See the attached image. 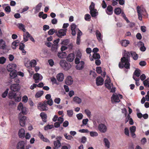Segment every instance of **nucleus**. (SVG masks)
<instances>
[{
    "instance_id": "obj_1",
    "label": "nucleus",
    "mask_w": 149,
    "mask_h": 149,
    "mask_svg": "<svg viewBox=\"0 0 149 149\" xmlns=\"http://www.w3.org/2000/svg\"><path fill=\"white\" fill-rule=\"evenodd\" d=\"M11 91H10L8 94L9 98L13 99L16 102H19L21 100V96L20 93H15L14 92L18 91L20 89V86L18 84H14L11 85L10 86Z\"/></svg>"
},
{
    "instance_id": "obj_2",
    "label": "nucleus",
    "mask_w": 149,
    "mask_h": 149,
    "mask_svg": "<svg viewBox=\"0 0 149 149\" xmlns=\"http://www.w3.org/2000/svg\"><path fill=\"white\" fill-rule=\"evenodd\" d=\"M123 56L121 59V62L119 64V67L122 68L125 67L126 69H129L130 66V52L125 50L123 52Z\"/></svg>"
},
{
    "instance_id": "obj_3",
    "label": "nucleus",
    "mask_w": 149,
    "mask_h": 149,
    "mask_svg": "<svg viewBox=\"0 0 149 149\" xmlns=\"http://www.w3.org/2000/svg\"><path fill=\"white\" fill-rule=\"evenodd\" d=\"M104 84L106 87L109 90H111L110 92L114 93L116 91V88L113 86V84L111 82L109 77L107 76L106 79L105 80Z\"/></svg>"
},
{
    "instance_id": "obj_4",
    "label": "nucleus",
    "mask_w": 149,
    "mask_h": 149,
    "mask_svg": "<svg viewBox=\"0 0 149 149\" xmlns=\"http://www.w3.org/2000/svg\"><path fill=\"white\" fill-rule=\"evenodd\" d=\"M70 27L72 35L75 36L76 35V32H78L77 36H79V37H81L82 33L78 28H77L76 24H75L72 23Z\"/></svg>"
},
{
    "instance_id": "obj_5",
    "label": "nucleus",
    "mask_w": 149,
    "mask_h": 149,
    "mask_svg": "<svg viewBox=\"0 0 149 149\" xmlns=\"http://www.w3.org/2000/svg\"><path fill=\"white\" fill-rule=\"evenodd\" d=\"M59 64L62 68L66 70L69 69L71 67L70 64L63 59H61L60 60Z\"/></svg>"
},
{
    "instance_id": "obj_6",
    "label": "nucleus",
    "mask_w": 149,
    "mask_h": 149,
    "mask_svg": "<svg viewBox=\"0 0 149 149\" xmlns=\"http://www.w3.org/2000/svg\"><path fill=\"white\" fill-rule=\"evenodd\" d=\"M17 109L19 111H21L19 114V117H20L22 114L24 115L26 114V108L23 106L22 103L20 102L19 104L17 107Z\"/></svg>"
},
{
    "instance_id": "obj_7",
    "label": "nucleus",
    "mask_w": 149,
    "mask_h": 149,
    "mask_svg": "<svg viewBox=\"0 0 149 149\" xmlns=\"http://www.w3.org/2000/svg\"><path fill=\"white\" fill-rule=\"evenodd\" d=\"M67 29H61L60 30H56L55 33L58 37L61 38L66 35Z\"/></svg>"
},
{
    "instance_id": "obj_8",
    "label": "nucleus",
    "mask_w": 149,
    "mask_h": 149,
    "mask_svg": "<svg viewBox=\"0 0 149 149\" xmlns=\"http://www.w3.org/2000/svg\"><path fill=\"white\" fill-rule=\"evenodd\" d=\"M98 130L101 133H104L107 131V127L104 124H100L98 126Z\"/></svg>"
},
{
    "instance_id": "obj_9",
    "label": "nucleus",
    "mask_w": 149,
    "mask_h": 149,
    "mask_svg": "<svg viewBox=\"0 0 149 149\" xmlns=\"http://www.w3.org/2000/svg\"><path fill=\"white\" fill-rule=\"evenodd\" d=\"M38 109L41 111H47L48 109L47 104L44 102L42 103H39L38 106Z\"/></svg>"
},
{
    "instance_id": "obj_10",
    "label": "nucleus",
    "mask_w": 149,
    "mask_h": 149,
    "mask_svg": "<svg viewBox=\"0 0 149 149\" xmlns=\"http://www.w3.org/2000/svg\"><path fill=\"white\" fill-rule=\"evenodd\" d=\"M136 10L138 13V18L139 20H142V15L144 11H146L145 9H141L139 6H138L136 7Z\"/></svg>"
},
{
    "instance_id": "obj_11",
    "label": "nucleus",
    "mask_w": 149,
    "mask_h": 149,
    "mask_svg": "<svg viewBox=\"0 0 149 149\" xmlns=\"http://www.w3.org/2000/svg\"><path fill=\"white\" fill-rule=\"evenodd\" d=\"M7 46L5 41L2 39H0V49L4 50H6Z\"/></svg>"
},
{
    "instance_id": "obj_12",
    "label": "nucleus",
    "mask_w": 149,
    "mask_h": 149,
    "mask_svg": "<svg viewBox=\"0 0 149 149\" xmlns=\"http://www.w3.org/2000/svg\"><path fill=\"white\" fill-rule=\"evenodd\" d=\"M33 79L35 80L36 83H38L42 79V77L40 74L37 73L34 74L33 76Z\"/></svg>"
},
{
    "instance_id": "obj_13",
    "label": "nucleus",
    "mask_w": 149,
    "mask_h": 149,
    "mask_svg": "<svg viewBox=\"0 0 149 149\" xmlns=\"http://www.w3.org/2000/svg\"><path fill=\"white\" fill-rule=\"evenodd\" d=\"M16 67L17 65L15 64H10L7 65V69L8 71L10 72L15 70Z\"/></svg>"
},
{
    "instance_id": "obj_14",
    "label": "nucleus",
    "mask_w": 149,
    "mask_h": 149,
    "mask_svg": "<svg viewBox=\"0 0 149 149\" xmlns=\"http://www.w3.org/2000/svg\"><path fill=\"white\" fill-rule=\"evenodd\" d=\"M96 84L97 86L102 85L103 84L104 79L100 76L97 77L96 79Z\"/></svg>"
},
{
    "instance_id": "obj_15",
    "label": "nucleus",
    "mask_w": 149,
    "mask_h": 149,
    "mask_svg": "<svg viewBox=\"0 0 149 149\" xmlns=\"http://www.w3.org/2000/svg\"><path fill=\"white\" fill-rule=\"evenodd\" d=\"M111 101L112 103L114 102H120V100L118 96L113 94L111 97Z\"/></svg>"
},
{
    "instance_id": "obj_16",
    "label": "nucleus",
    "mask_w": 149,
    "mask_h": 149,
    "mask_svg": "<svg viewBox=\"0 0 149 149\" xmlns=\"http://www.w3.org/2000/svg\"><path fill=\"white\" fill-rule=\"evenodd\" d=\"M75 56L74 54L72 53H70L67 56L66 59L67 61L70 62H72L74 59Z\"/></svg>"
},
{
    "instance_id": "obj_17",
    "label": "nucleus",
    "mask_w": 149,
    "mask_h": 149,
    "mask_svg": "<svg viewBox=\"0 0 149 149\" xmlns=\"http://www.w3.org/2000/svg\"><path fill=\"white\" fill-rule=\"evenodd\" d=\"M25 143L23 141L19 142L17 146V149H24Z\"/></svg>"
},
{
    "instance_id": "obj_18",
    "label": "nucleus",
    "mask_w": 149,
    "mask_h": 149,
    "mask_svg": "<svg viewBox=\"0 0 149 149\" xmlns=\"http://www.w3.org/2000/svg\"><path fill=\"white\" fill-rule=\"evenodd\" d=\"M77 64V65L76 66V68L77 70H81L84 67V62L83 61H81L80 63Z\"/></svg>"
},
{
    "instance_id": "obj_19",
    "label": "nucleus",
    "mask_w": 149,
    "mask_h": 149,
    "mask_svg": "<svg viewBox=\"0 0 149 149\" xmlns=\"http://www.w3.org/2000/svg\"><path fill=\"white\" fill-rule=\"evenodd\" d=\"M73 82V80L70 76H68L65 79V84L68 85L71 84Z\"/></svg>"
},
{
    "instance_id": "obj_20",
    "label": "nucleus",
    "mask_w": 149,
    "mask_h": 149,
    "mask_svg": "<svg viewBox=\"0 0 149 149\" xmlns=\"http://www.w3.org/2000/svg\"><path fill=\"white\" fill-rule=\"evenodd\" d=\"M106 12L107 14L109 15L112 14L113 13V8L111 6L109 5L107 7Z\"/></svg>"
},
{
    "instance_id": "obj_21",
    "label": "nucleus",
    "mask_w": 149,
    "mask_h": 149,
    "mask_svg": "<svg viewBox=\"0 0 149 149\" xmlns=\"http://www.w3.org/2000/svg\"><path fill=\"white\" fill-rule=\"evenodd\" d=\"M25 131L23 129H21L18 132V135L19 137L21 138H24L25 136Z\"/></svg>"
},
{
    "instance_id": "obj_22",
    "label": "nucleus",
    "mask_w": 149,
    "mask_h": 149,
    "mask_svg": "<svg viewBox=\"0 0 149 149\" xmlns=\"http://www.w3.org/2000/svg\"><path fill=\"white\" fill-rule=\"evenodd\" d=\"M26 119V117L23 116H22L19 120V124L22 126L24 127L25 124V120Z\"/></svg>"
},
{
    "instance_id": "obj_23",
    "label": "nucleus",
    "mask_w": 149,
    "mask_h": 149,
    "mask_svg": "<svg viewBox=\"0 0 149 149\" xmlns=\"http://www.w3.org/2000/svg\"><path fill=\"white\" fill-rule=\"evenodd\" d=\"M56 78L59 81H62L64 79V76L63 73H60L57 74Z\"/></svg>"
},
{
    "instance_id": "obj_24",
    "label": "nucleus",
    "mask_w": 149,
    "mask_h": 149,
    "mask_svg": "<svg viewBox=\"0 0 149 149\" xmlns=\"http://www.w3.org/2000/svg\"><path fill=\"white\" fill-rule=\"evenodd\" d=\"M95 34L98 40L100 42L102 41V37L100 32L98 30H96Z\"/></svg>"
},
{
    "instance_id": "obj_25",
    "label": "nucleus",
    "mask_w": 149,
    "mask_h": 149,
    "mask_svg": "<svg viewBox=\"0 0 149 149\" xmlns=\"http://www.w3.org/2000/svg\"><path fill=\"white\" fill-rule=\"evenodd\" d=\"M54 149H58L61 146V144L59 140H56L54 142Z\"/></svg>"
},
{
    "instance_id": "obj_26",
    "label": "nucleus",
    "mask_w": 149,
    "mask_h": 149,
    "mask_svg": "<svg viewBox=\"0 0 149 149\" xmlns=\"http://www.w3.org/2000/svg\"><path fill=\"white\" fill-rule=\"evenodd\" d=\"M100 56L98 53H94L92 56V58H90L91 61H92L94 59L96 60L99 59L100 58Z\"/></svg>"
},
{
    "instance_id": "obj_27",
    "label": "nucleus",
    "mask_w": 149,
    "mask_h": 149,
    "mask_svg": "<svg viewBox=\"0 0 149 149\" xmlns=\"http://www.w3.org/2000/svg\"><path fill=\"white\" fill-rule=\"evenodd\" d=\"M42 6V3H39L38 4L35 8V13H38L40 10Z\"/></svg>"
},
{
    "instance_id": "obj_28",
    "label": "nucleus",
    "mask_w": 149,
    "mask_h": 149,
    "mask_svg": "<svg viewBox=\"0 0 149 149\" xmlns=\"http://www.w3.org/2000/svg\"><path fill=\"white\" fill-rule=\"evenodd\" d=\"M120 43L122 46L126 47L129 44L130 42L127 40H125L121 41Z\"/></svg>"
},
{
    "instance_id": "obj_29",
    "label": "nucleus",
    "mask_w": 149,
    "mask_h": 149,
    "mask_svg": "<svg viewBox=\"0 0 149 149\" xmlns=\"http://www.w3.org/2000/svg\"><path fill=\"white\" fill-rule=\"evenodd\" d=\"M57 56L60 58H63L66 57L67 56L66 53L64 52H59L58 53Z\"/></svg>"
},
{
    "instance_id": "obj_30",
    "label": "nucleus",
    "mask_w": 149,
    "mask_h": 149,
    "mask_svg": "<svg viewBox=\"0 0 149 149\" xmlns=\"http://www.w3.org/2000/svg\"><path fill=\"white\" fill-rule=\"evenodd\" d=\"M40 116L44 122H47V116L45 113H41L40 114Z\"/></svg>"
},
{
    "instance_id": "obj_31",
    "label": "nucleus",
    "mask_w": 149,
    "mask_h": 149,
    "mask_svg": "<svg viewBox=\"0 0 149 149\" xmlns=\"http://www.w3.org/2000/svg\"><path fill=\"white\" fill-rule=\"evenodd\" d=\"M130 55L135 60H136L138 58V55L134 52L132 51L130 52Z\"/></svg>"
},
{
    "instance_id": "obj_32",
    "label": "nucleus",
    "mask_w": 149,
    "mask_h": 149,
    "mask_svg": "<svg viewBox=\"0 0 149 149\" xmlns=\"http://www.w3.org/2000/svg\"><path fill=\"white\" fill-rule=\"evenodd\" d=\"M141 71L139 69L136 68L134 71L133 75H134L135 76L139 77L141 74Z\"/></svg>"
},
{
    "instance_id": "obj_33",
    "label": "nucleus",
    "mask_w": 149,
    "mask_h": 149,
    "mask_svg": "<svg viewBox=\"0 0 149 149\" xmlns=\"http://www.w3.org/2000/svg\"><path fill=\"white\" fill-rule=\"evenodd\" d=\"M90 14L92 17H95L97 15V12L96 9L92 10H90Z\"/></svg>"
},
{
    "instance_id": "obj_34",
    "label": "nucleus",
    "mask_w": 149,
    "mask_h": 149,
    "mask_svg": "<svg viewBox=\"0 0 149 149\" xmlns=\"http://www.w3.org/2000/svg\"><path fill=\"white\" fill-rule=\"evenodd\" d=\"M103 141L105 144V146L108 148H109L110 147V142L109 140L106 138H104Z\"/></svg>"
},
{
    "instance_id": "obj_35",
    "label": "nucleus",
    "mask_w": 149,
    "mask_h": 149,
    "mask_svg": "<svg viewBox=\"0 0 149 149\" xmlns=\"http://www.w3.org/2000/svg\"><path fill=\"white\" fill-rule=\"evenodd\" d=\"M73 101L77 104H80L81 102V99L77 97H74L73 99Z\"/></svg>"
},
{
    "instance_id": "obj_36",
    "label": "nucleus",
    "mask_w": 149,
    "mask_h": 149,
    "mask_svg": "<svg viewBox=\"0 0 149 149\" xmlns=\"http://www.w3.org/2000/svg\"><path fill=\"white\" fill-rule=\"evenodd\" d=\"M143 84L145 86H147L149 88V78H148L143 81Z\"/></svg>"
},
{
    "instance_id": "obj_37",
    "label": "nucleus",
    "mask_w": 149,
    "mask_h": 149,
    "mask_svg": "<svg viewBox=\"0 0 149 149\" xmlns=\"http://www.w3.org/2000/svg\"><path fill=\"white\" fill-rule=\"evenodd\" d=\"M19 42L18 40L14 41L12 43V47L13 49H15L16 47L18 45Z\"/></svg>"
},
{
    "instance_id": "obj_38",
    "label": "nucleus",
    "mask_w": 149,
    "mask_h": 149,
    "mask_svg": "<svg viewBox=\"0 0 149 149\" xmlns=\"http://www.w3.org/2000/svg\"><path fill=\"white\" fill-rule=\"evenodd\" d=\"M43 91H40L37 92L35 95L36 97L38 98L40 97L43 94Z\"/></svg>"
},
{
    "instance_id": "obj_39",
    "label": "nucleus",
    "mask_w": 149,
    "mask_h": 149,
    "mask_svg": "<svg viewBox=\"0 0 149 149\" xmlns=\"http://www.w3.org/2000/svg\"><path fill=\"white\" fill-rule=\"evenodd\" d=\"M44 102L47 104L52 106L53 104V102L52 99H50L47 101L45 100Z\"/></svg>"
},
{
    "instance_id": "obj_40",
    "label": "nucleus",
    "mask_w": 149,
    "mask_h": 149,
    "mask_svg": "<svg viewBox=\"0 0 149 149\" xmlns=\"http://www.w3.org/2000/svg\"><path fill=\"white\" fill-rule=\"evenodd\" d=\"M15 72H16V70L10 71V75L12 78H14L17 75Z\"/></svg>"
},
{
    "instance_id": "obj_41",
    "label": "nucleus",
    "mask_w": 149,
    "mask_h": 149,
    "mask_svg": "<svg viewBox=\"0 0 149 149\" xmlns=\"http://www.w3.org/2000/svg\"><path fill=\"white\" fill-rule=\"evenodd\" d=\"M90 135L92 137L97 136H98V133L96 132L91 131L90 132Z\"/></svg>"
},
{
    "instance_id": "obj_42",
    "label": "nucleus",
    "mask_w": 149,
    "mask_h": 149,
    "mask_svg": "<svg viewBox=\"0 0 149 149\" xmlns=\"http://www.w3.org/2000/svg\"><path fill=\"white\" fill-rule=\"evenodd\" d=\"M30 63L31 67H34L37 64L36 61L35 60H33L30 61Z\"/></svg>"
},
{
    "instance_id": "obj_43",
    "label": "nucleus",
    "mask_w": 149,
    "mask_h": 149,
    "mask_svg": "<svg viewBox=\"0 0 149 149\" xmlns=\"http://www.w3.org/2000/svg\"><path fill=\"white\" fill-rule=\"evenodd\" d=\"M121 12V10L119 8H117L115 9L114 13L116 15H119Z\"/></svg>"
},
{
    "instance_id": "obj_44",
    "label": "nucleus",
    "mask_w": 149,
    "mask_h": 149,
    "mask_svg": "<svg viewBox=\"0 0 149 149\" xmlns=\"http://www.w3.org/2000/svg\"><path fill=\"white\" fill-rule=\"evenodd\" d=\"M54 127V125H48L44 127V130H47L48 129H51Z\"/></svg>"
},
{
    "instance_id": "obj_45",
    "label": "nucleus",
    "mask_w": 149,
    "mask_h": 149,
    "mask_svg": "<svg viewBox=\"0 0 149 149\" xmlns=\"http://www.w3.org/2000/svg\"><path fill=\"white\" fill-rule=\"evenodd\" d=\"M6 61V59L4 57H0V64H3Z\"/></svg>"
},
{
    "instance_id": "obj_46",
    "label": "nucleus",
    "mask_w": 149,
    "mask_h": 149,
    "mask_svg": "<svg viewBox=\"0 0 149 149\" xmlns=\"http://www.w3.org/2000/svg\"><path fill=\"white\" fill-rule=\"evenodd\" d=\"M84 112L88 118L91 117V113L89 110L88 109H85L84 111Z\"/></svg>"
},
{
    "instance_id": "obj_47",
    "label": "nucleus",
    "mask_w": 149,
    "mask_h": 149,
    "mask_svg": "<svg viewBox=\"0 0 149 149\" xmlns=\"http://www.w3.org/2000/svg\"><path fill=\"white\" fill-rule=\"evenodd\" d=\"M58 48V45H53L52 46L51 49L54 52H56Z\"/></svg>"
},
{
    "instance_id": "obj_48",
    "label": "nucleus",
    "mask_w": 149,
    "mask_h": 149,
    "mask_svg": "<svg viewBox=\"0 0 149 149\" xmlns=\"http://www.w3.org/2000/svg\"><path fill=\"white\" fill-rule=\"evenodd\" d=\"M64 136H65V138L68 140H71L73 138L70 135H67V133L64 134Z\"/></svg>"
},
{
    "instance_id": "obj_49",
    "label": "nucleus",
    "mask_w": 149,
    "mask_h": 149,
    "mask_svg": "<svg viewBox=\"0 0 149 149\" xmlns=\"http://www.w3.org/2000/svg\"><path fill=\"white\" fill-rule=\"evenodd\" d=\"M22 41L21 42L19 45V49L20 50L24 49V48L25 47L24 44L23 43H22Z\"/></svg>"
},
{
    "instance_id": "obj_50",
    "label": "nucleus",
    "mask_w": 149,
    "mask_h": 149,
    "mask_svg": "<svg viewBox=\"0 0 149 149\" xmlns=\"http://www.w3.org/2000/svg\"><path fill=\"white\" fill-rule=\"evenodd\" d=\"M55 31L56 30L54 29H51L48 31V34L49 35H52L54 33H55Z\"/></svg>"
},
{
    "instance_id": "obj_51",
    "label": "nucleus",
    "mask_w": 149,
    "mask_h": 149,
    "mask_svg": "<svg viewBox=\"0 0 149 149\" xmlns=\"http://www.w3.org/2000/svg\"><path fill=\"white\" fill-rule=\"evenodd\" d=\"M69 40L68 39H65L63 40L61 43L62 45H67L69 43Z\"/></svg>"
},
{
    "instance_id": "obj_52",
    "label": "nucleus",
    "mask_w": 149,
    "mask_h": 149,
    "mask_svg": "<svg viewBox=\"0 0 149 149\" xmlns=\"http://www.w3.org/2000/svg\"><path fill=\"white\" fill-rule=\"evenodd\" d=\"M67 115L69 117H71L72 116L73 114V112L72 110H68L67 111Z\"/></svg>"
},
{
    "instance_id": "obj_53",
    "label": "nucleus",
    "mask_w": 149,
    "mask_h": 149,
    "mask_svg": "<svg viewBox=\"0 0 149 149\" xmlns=\"http://www.w3.org/2000/svg\"><path fill=\"white\" fill-rule=\"evenodd\" d=\"M8 91V89H6L5 92L2 94V96L3 98H5L7 96Z\"/></svg>"
},
{
    "instance_id": "obj_54",
    "label": "nucleus",
    "mask_w": 149,
    "mask_h": 149,
    "mask_svg": "<svg viewBox=\"0 0 149 149\" xmlns=\"http://www.w3.org/2000/svg\"><path fill=\"white\" fill-rule=\"evenodd\" d=\"M91 18V16L89 14H86L85 15L84 19L86 21H89Z\"/></svg>"
},
{
    "instance_id": "obj_55",
    "label": "nucleus",
    "mask_w": 149,
    "mask_h": 149,
    "mask_svg": "<svg viewBox=\"0 0 149 149\" xmlns=\"http://www.w3.org/2000/svg\"><path fill=\"white\" fill-rule=\"evenodd\" d=\"M94 8H95V4L93 2H92L91 5H90V6H89V10H91L95 9Z\"/></svg>"
},
{
    "instance_id": "obj_56",
    "label": "nucleus",
    "mask_w": 149,
    "mask_h": 149,
    "mask_svg": "<svg viewBox=\"0 0 149 149\" xmlns=\"http://www.w3.org/2000/svg\"><path fill=\"white\" fill-rule=\"evenodd\" d=\"M79 131L82 133H88L89 132V131L87 129H80L79 130Z\"/></svg>"
},
{
    "instance_id": "obj_57",
    "label": "nucleus",
    "mask_w": 149,
    "mask_h": 149,
    "mask_svg": "<svg viewBox=\"0 0 149 149\" xmlns=\"http://www.w3.org/2000/svg\"><path fill=\"white\" fill-rule=\"evenodd\" d=\"M124 133L127 136H129V131L128 128L125 127L124 130Z\"/></svg>"
},
{
    "instance_id": "obj_58",
    "label": "nucleus",
    "mask_w": 149,
    "mask_h": 149,
    "mask_svg": "<svg viewBox=\"0 0 149 149\" xmlns=\"http://www.w3.org/2000/svg\"><path fill=\"white\" fill-rule=\"evenodd\" d=\"M71 148V146L69 144H67V146H63L62 147L61 149H70Z\"/></svg>"
},
{
    "instance_id": "obj_59",
    "label": "nucleus",
    "mask_w": 149,
    "mask_h": 149,
    "mask_svg": "<svg viewBox=\"0 0 149 149\" xmlns=\"http://www.w3.org/2000/svg\"><path fill=\"white\" fill-rule=\"evenodd\" d=\"M76 116L77 119L79 120H81L83 117V115L81 113H79L76 115Z\"/></svg>"
},
{
    "instance_id": "obj_60",
    "label": "nucleus",
    "mask_w": 149,
    "mask_h": 149,
    "mask_svg": "<svg viewBox=\"0 0 149 149\" xmlns=\"http://www.w3.org/2000/svg\"><path fill=\"white\" fill-rule=\"evenodd\" d=\"M96 71L98 74H100L102 72V69L101 67H97L96 68Z\"/></svg>"
},
{
    "instance_id": "obj_61",
    "label": "nucleus",
    "mask_w": 149,
    "mask_h": 149,
    "mask_svg": "<svg viewBox=\"0 0 149 149\" xmlns=\"http://www.w3.org/2000/svg\"><path fill=\"white\" fill-rule=\"evenodd\" d=\"M5 11L8 13H9L11 11L10 7L9 6H7L6 7H5Z\"/></svg>"
},
{
    "instance_id": "obj_62",
    "label": "nucleus",
    "mask_w": 149,
    "mask_h": 149,
    "mask_svg": "<svg viewBox=\"0 0 149 149\" xmlns=\"http://www.w3.org/2000/svg\"><path fill=\"white\" fill-rule=\"evenodd\" d=\"M87 140V138L84 136L82 137L81 140V142L83 143H84L86 142Z\"/></svg>"
},
{
    "instance_id": "obj_63",
    "label": "nucleus",
    "mask_w": 149,
    "mask_h": 149,
    "mask_svg": "<svg viewBox=\"0 0 149 149\" xmlns=\"http://www.w3.org/2000/svg\"><path fill=\"white\" fill-rule=\"evenodd\" d=\"M58 122L61 123V124L63 123V121L64 119L63 118L61 117H60L58 118Z\"/></svg>"
},
{
    "instance_id": "obj_64",
    "label": "nucleus",
    "mask_w": 149,
    "mask_h": 149,
    "mask_svg": "<svg viewBox=\"0 0 149 149\" xmlns=\"http://www.w3.org/2000/svg\"><path fill=\"white\" fill-rule=\"evenodd\" d=\"M61 101V99L59 98H56L54 100V102L57 104H59Z\"/></svg>"
}]
</instances>
